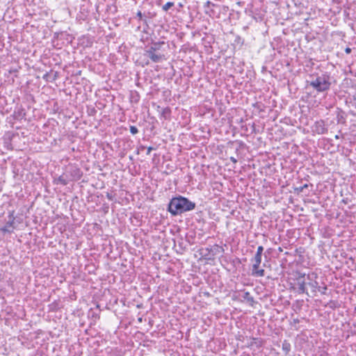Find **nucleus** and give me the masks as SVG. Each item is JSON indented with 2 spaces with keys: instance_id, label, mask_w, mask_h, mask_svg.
<instances>
[{
  "instance_id": "f257e3e1",
  "label": "nucleus",
  "mask_w": 356,
  "mask_h": 356,
  "mask_svg": "<svg viewBox=\"0 0 356 356\" xmlns=\"http://www.w3.org/2000/svg\"><path fill=\"white\" fill-rule=\"evenodd\" d=\"M195 203L181 195L172 198L168 204V211L174 216L192 211Z\"/></svg>"
},
{
  "instance_id": "f03ea898",
  "label": "nucleus",
  "mask_w": 356,
  "mask_h": 356,
  "mask_svg": "<svg viewBox=\"0 0 356 356\" xmlns=\"http://www.w3.org/2000/svg\"><path fill=\"white\" fill-rule=\"evenodd\" d=\"M316 279L317 275L314 273L307 275L305 274L300 275L296 280L298 293H306L309 296L307 289V286L311 288V293L313 295L316 294L317 290L321 291Z\"/></svg>"
},
{
  "instance_id": "7ed1b4c3",
  "label": "nucleus",
  "mask_w": 356,
  "mask_h": 356,
  "mask_svg": "<svg viewBox=\"0 0 356 356\" xmlns=\"http://www.w3.org/2000/svg\"><path fill=\"white\" fill-rule=\"evenodd\" d=\"M264 248L261 245L257 247V252L254 257L250 259L251 275L256 277H264L265 275L264 269L260 267L261 262V255Z\"/></svg>"
},
{
  "instance_id": "20e7f679",
  "label": "nucleus",
  "mask_w": 356,
  "mask_h": 356,
  "mask_svg": "<svg viewBox=\"0 0 356 356\" xmlns=\"http://www.w3.org/2000/svg\"><path fill=\"white\" fill-rule=\"evenodd\" d=\"M309 83V86L318 92H323L328 90L331 86L330 76L326 74L318 76L316 78L312 79V80Z\"/></svg>"
},
{
  "instance_id": "39448f33",
  "label": "nucleus",
  "mask_w": 356,
  "mask_h": 356,
  "mask_svg": "<svg viewBox=\"0 0 356 356\" xmlns=\"http://www.w3.org/2000/svg\"><path fill=\"white\" fill-rule=\"evenodd\" d=\"M224 252L221 246L215 245L210 249L207 248L200 250L201 256L207 260L213 259L215 255L222 254Z\"/></svg>"
},
{
  "instance_id": "423d86ee",
  "label": "nucleus",
  "mask_w": 356,
  "mask_h": 356,
  "mask_svg": "<svg viewBox=\"0 0 356 356\" xmlns=\"http://www.w3.org/2000/svg\"><path fill=\"white\" fill-rule=\"evenodd\" d=\"M145 56L149 58L154 63H159L164 59V55L155 52V49L149 48L145 52Z\"/></svg>"
},
{
  "instance_id": "0eeeda50",
  "label": "nucleus",
  "mask_w": 356,
  "mask_h": 356,
  "mask_svg": "<svg viewBox=\"0 0 356 356\" xmlns=\"http://www.w3.org/2000/svg\"><path fill=\"white\" fill-rule=\"evenodd\" d=\"M8 219L6 222V225L3 227L1 228V230L3 232L11 233L15 229V218L14 216V211H12L9 213L8 216Z\"/></svg>"
},
{
  "instance_id": "6e6552de",
  "label": "nucleus",
  "mask_w": 356,
  "mask_h": 356,
  "mask_svg": "<svg viewBox=\"0 0 356 356\" xmlns=\"http://www.w3.org/2000/svg\"><path fill=\"white\" fill-rule=\"evenodd\" d=\"M282 348L283 351L285 353V355H288L291 350L290 343L288 341L284 340L282 342Z\"/></svg>"
},
{
  "instance_id": "1a4fd4ad",
  "label": "nucleus",
  "mask_w": 356,
  "mask_h": 356,
  "mask_svg": "<svg viewBox=\"0 0 356 356\" xmlns=\"http://www.w3.org/2000/svg\"><path fill=\"white\" fill-rule=\"evenodd\" d=\"M258 302H255L252 297L250 296L248 292H246V305H249L251 307H254V305H257Z\"/></svg>"
},
{
  "instance_id": "9d476101",
  "label": "nucleus",
  "mask_w": 356,
  "mask_h": 356,
  "mask_svg": "<svg viewBox=\"0 0 356 356\" xmlns=\"http://www.w3.org/2000/svg\"><path fill=\"white\" fill-rule=\"evenodd\" d=\"M325 130L326 129L324 127L323 122L316 123V131L318 134H324Z\"/></svg>"
},
{
  "instance_id": "9b49d317",
  "label": "nucleus",
  "mask_w": 356,
  "mask_h": 356,
  "mask_svg": "<svg viewBox=\"0 0 356 356\" xmlns=\"http://www.w3.org/2000/svg\"><path fill=\"white\" fill-rule=\"evenodd\" d=\"M252 342H251L250 346H255L256 347L261 346V342L260 340H259L258 339H256V338H252Z\"/></svg>"
},
{
  "instance_id": "f8f14e48",
  "label": "nucleus",
  "mask_w": 356,
  "mask_h": 356,
  "mask_svg": "<svg viewBox=\"0 0 356 356\" xmlns=\"http://www.w3.org/2000/svg\"><path fill=\"white\" fill-rule=\"evenodd\" d=\"M173 5H174V3L172 2H167L165 5L163 6V10H165V11H167Z\"/></svg>"
},
{
  "instance_id": "ddd939ff",
  "label": "nucleus",
  "mask_w": 356,
  "mask_h": 356,
  "mask_svg": "<svg viewBox=\"0 0 356 356\" xmlns=\"http://www.w3.org/2000/svg\"><path fill=\"white\" fill-rule=\"evenodd\" d=\"M308 187V184H304L303 186L299 187V188H296V191L298 192V193H300V192H302L303 190L305 188H307Z\"/></svg>"
},
{
  "instance_id": "4468645a",
  "label": "nucleus",
  "mask_w": 356,
  "mask_h": 356,
  "mask_svg": "<svg viewBox=\"0 0 356 356\" xmlns=\"http://www.w3.org/2000/svg\"><path fill=\"white\" fill-rule=\"evenodd\" d=\"M160 45H161L160 43H154L149 48L155 49V52H159Z\"/></svg>"
},
{
  "instance_id": "2eb2a0df",
  "label": "nucleus",
  "mask_w": 356,
  "mask_h": 356,
  "mask_svg": "<svg viewBox=\"0 0 356 356\" xmlns=\"http://www.w3.org/2000/svg\"><path fill=\"white\" fill-rule=\"evenodd\" d=\"M130 132L132 134H136L138 132V129L135 126H131L130 127Z\"/></svg>"
},
{
  "instance_id": "dca6fc26",
  "label": "nucleus",
  "mask_w": 356,
  "mask_h": 356,
  "mask_svg": "<svg viewBox=\"0 0 356 356\" xmlns=\"http://www.w3.org/2000/svg\"><path fill=\"white\" fill-rule=\"evenodd\" d=\"M351 51H352V50H351V49H350V47H346V48L345 49V52H346V54H350V53L351 52Z\"/></svg>"
},
{
  "instance_id": "f3484780",
  "label": "nucleus",
  "mask_w": 356,
  "mask_h": 356,
  "mask_svg": "<svg viewBox=\"0 0 356 356\" xmlns=\"http://www.w3.org/2000/svg\"><path fill=\"white\" fill-rule=\"evenodd\" d=\"M152 149H153V147H147V154L149 155Z\"/></svg>"
},
{
  "instance_id": "a211bd4d",
  "label": "nucleus",
  "mask_w": 356,
  "mask_h": 356,
  "mask_svg": "<svg viewBox=\"0 0 356 356\" xmlns=\"http://www.w3.org/2000/svg\"><path fill=\"white\" fill-rule=\"evenodd\" d=\"M293 323L294 324H298V323H300V321H299V319H298V318H294V319L293 320Z\"/></svg>"
},
{
  "instance_id": "6ab92c4d",
  "label": "nucleus",
  "mask_w": 356,
  "mask_h": 356,
  "mask_svg": "<svg viewBox=\"0 0 356 356\" xmlns=\"http://www.w3.org/2000/svg\"><path fill=\"white\" fill-rule=\"evenodd\" d=\"M59 181H60L64 185L66 184L65 181L64 179H63L61 177L59 178Z\"/></svg>"
},
{
  "instance_id": "aec40b11",
  "label": "nucleus",
  "mask_w": 356,
  "mask_h": 356,
  "mask_svg": "<svg viewBox=\"0 0 356 356\" xmlns=\"http://www.w3.org/2000/svg\"><path fill=\"white\" fill-rule=\"evenodd\" d=\"M326 290H327V287H326V286H325V287H323V290H322V291H321V293H322L323 294H325V293Z\"/></svg>"
},
{
  "instance_id": "412c9836",
  "label": "nucleus",
  "mask_w": 356,
  "mask_h": 356,
  "mask_svg": "<svg viewBox=\"0 0 356 356\" xmlns=\"http://www.w3.org/2000/svg\"><path fill=\"white\" fill-rule=\"evenodd\" d=\"M137 16L139 17L140 18H141L142 17V13L140 11H138L137 13Z\"/></svg>"
},
{
  "instance_id": "4be33fe9",
  "label": "nucleus",
  "mask_w": 356,
  "mask_h": 356,
  "mask_svg": "<svg viewBox=\"0 0 356 356\" xmlns=\"http://www.w3.org/2000/svg\"><path fill=\"white\" fill-rule=\"evenodd\" d=\"M246 252H252V250L251 249H250L248 246H246Z\"/></svg>"
},
{
  "instance_id": "5701e85b",
  "label": "nucleus",
  "mask_w": 356,
  "mask_h": 356,
  "mask_svg": "<svg viewBox=\"0 0 356 356\" xmlns=\"http://www.w3.org/2000/svg\"><path fill=\"white\" fill-rule=\"evenodd\" d=\"M335 138L338 139L339 138V136L338 135H336L335 136Z\"/></svg>"
}]
</instances>
